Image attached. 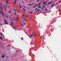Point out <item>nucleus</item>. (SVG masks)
<instances>
[{"label": "nucleus", "instance_id": "nucleus-1", "mask_svg": "<svg viewBox=\"0 0 61 61\" xmlns=\"http://www.w3.org/2000/svg\"><path fill=\"white\" fill-rule=\"evenodd\" d=\"M0 8L2 10L1 11V10H0V14H2V15H3V17H5V16H4L5 15V13H4L3 12V8L2 6H1Z\"/></svg>", "mask_w": 61, "mask_h": 61}, {"label": "nucleus", "instance_id": "nucleus-2", "mask_svg": "<svg viewBox=\"0 0 61 61\" xmlns=\"http://www.w3.org/2000/svg\"><path fill=\"white\" fill-rule=\"evenodd\" d=\"M25 15L24 14H23L21 16V18L23 20H25V22L26 21V20H25V17H24V16Z\"/></svg>", "mask_w": 61, "mask_h": 61}, {"label": "nucleus", "instance_id": "nucleus-3", "mask_svg": "<svg viewBox=\"0 0 61 61\" xmlns=\"http://www.w3.org/2000/svg\"><path fill=\"white\" fill-rule=\"evenodd\" d=\"M13 20L14 21H16V22H17V21H18V20H19V19H18V17H17L16 18V19H13Z\"/></svg>", "mask_w": 61, "mask_h": 61}, {"label": "nucleus", "instance_id": "nucleus-4", "mask_svg": "<svg viewBox=\"0 0 61 61\" xmlns=\"http://www.w3.org/2000/svg\"><path fill=\"white\" fill-rule=\"evenodd\" d=\"M4 22L5 24H6V25H7V24H8V22L6 20H4Z\"/></svg>", "mask_w": 61, "mask_h": 61}, {"label": "nucleus", "instance_id": "nucleus-5", "mask_svg": "<svg viewBox=\"0 0 61 61\" xmlns=\"http://www.w3.org/2000/svg\"><path fill=\"white\" fill-rule=\"evenodd\" d=\"M20 24L22 25V26H24V25H27V24L25 23H23V24L22 23H20Z\"/></svg>", "mask_w": 61, "mask_h": 61}, {"label": "nucleus", "instance_id": "nucleus-6", "mask_svg": "<svg viewBox=\"0 0 61 61\" xmlns=\"http://www.w3.org/2000/svg\"><path fill=\"white\" fill-rule=\"evenodd\" d=\"M47 1H45V2H43V4L44 5H46V4H46V3H47Z\"/></svg>", "mask_w": 61, "mask_h": 61}, {"label": "nucleus", "instance_id": "nucleus-7", "mask_svg": "<svg viewBox=\"0 0 61 61\" xmlns=\"http://www.w3.org/2000/svg\"><path fill=\"white\" fill-rule=\"evenodd\" d=\"M5 2L6 4H9V3L8 2V0H6Z\"/></svg>", "mask_w": 61, "mask_h": 61}, {"label": "nucleus", "instance_id": "nucleus-8", "mask_svg": "<svg viewBox=\"0 0 61 61\" xmlns=\"http://www.w3.org/2000/svg\"><path fill=\"white\" fill-rule=\"evenodd\" d=\"M33 35L32 34H31L30 35L31 36H30V37H33Z\"/></svg>", "mask_w": 61, "mask_h": 61}, {"label": "nucleus", "instance_id": "nucleus-9", "mask_svg": "<svg viewBox=\"0 0 61 61\" xmlns=\"http://www.w3.org/2000/svg\"><path fill=\"white\" fill-rule=\"evenodd\" d=\"M11 25H13L14 24V22H11Z\"/></svg>", "mask_w": 61, "mask_h": 61}, {"label": "nucleus", "instance_id": "nucleus-10", "mask_svg": "<svg viewBox=\"0 0 61 61\" xmlns=\"http://www.w3.org/2000/svg\"><path fill=\"white\" fill-rule=\"evenodd\" d=\"M0 40H3V38L1 37H0Z\"/></svg>", "mask_w": 61, "mask_h": 61}, {"label": "nucleus", "instance_id": "nucleus-11", "mask_svg": "<svg viewBox=\"0 0 61 61\" xmlns=\"http://www.w3.org/2000/svg\"><path fill=\"white\" fill-rule=\"evenodd\" d=\"M55 4H53L51 5V7H53V6H55Z\"/></svg>", "mask_w": 61, "mask_h": 61}, {"label": "nucleus", "instance_id": "nucleus-12", "mask_svg": "<svg viewBox=\"0 0 61 61\" xmlns=\"http://www.w3.org/2000/svg\"><path fill=\"white\" fill-rule=\"evenodd\" d=\"M41 5V3H39V4L38 5H37V6H39V5Z\"/></svg>", "mask_w": 61, "mask_h": 61}, {"label": "nucleus", "instance_id": "nucleus-13", "mask_svg": "<svg viewBox=\"0 0 61 61\" xmlns=\"http://www.w3.org/2000/svg\"><path fill=\"white\" fill-rule=\"evenodd\" d=\"M16 0H15V1H14V4H16L15 3H16Z\"/></svg>", "mask_w": 61, "mask_h": 61}, {"label": "nucleus", "instance_id": "nucleus-14", "mask_svg": "<svg viewBox=\"0 0 61 61\" xmlns=\"http://www.w3.org/2000/svg\"><path fill=\"white\" fill-rule=\"evenodd\" d=\"M0 34L1 36H2V35H3V33L2 32H1L0 33Z\"/></svg>", "mask_w": 61, "mask_h": 61}, {"label": "nucleus", "instance_id": "nucleus-15", "mask_svg": "<svg viewBox=\"0 0 61 61\" xmlns=\"http://www.w3.org/2000/svg\"><path fill=\"white\" fill-rule=\"evenodd\" d=\"M11 11L10 10L9 11V13H11Z\"/></svg>", "mask_w": 61, "mask_h": 61}, {"label": "nucleus", "instance_id": "nucleus-16", "mask_svg": "<svg viewBox=\"0 0 61 61\" xmlns=\"http://www.w3.org/2000/svg\"><path fill=\"white\" fill-rule=\"evenodd\" d=\"M28 5L29 6H30V5H32V4H28Z\"/></svg>", "mask_w": 61, "mask_h": 61}, {"label": "nucleus", "instance_id": "nucleus-17", "mask_svg": "<svg viewBox=\"0 0 61 61\" xmlns=\"http://www.w3.org/2000/svg\"><path fill=\"white\" fill-rule=\"evenodd\" d=\"M45 9L46 11H47V9H46V8H45Z\"/></svg>", "mask_w": 61, "mask_h": 61}, {"label": "nucleus", "instance_id": "nucleus-18", "mask_svg": "<svg viewBox=\"0 0 61 61\" xmlns=\"http://www.w3.org/2000/svg\"><path fill=\"white\" fill-rule=\"evenodd\" d=\"M4 56H5L3 55L2 56V58H3V57H4Z\"/></svg>", "mask_w": 61, "mask_h": 61}, {"label": "nucleus", "instance_id": "nucleus-19", "mask_svg": "<svg viewBox=\"0 0 61 61\" xmlns=\"http://www.w3.org/2000/svg\"><path fill=\"white\" fill-rule=\"evenodd\" d=\"M30 14H33V13L31 11L30 12Z\"/></svg>", "mask_w": 61, "mask_h": 61}, {"label": "nucleus", "instance_id": "nucleus-20", "mask_svg": "<svg viewBox=\"0 0 61 61\" xmlns=\"http://www.w3.org/2000/svg\"><path fill=\"white\" fill-rule=\"evenodd\" d=\"M23 10L25 11H26V10H25V8H23Z\"/></svg>", "mask_w": 61, "mask_h": 61}, {"label": "nucleus", "instance_id": "nucleus-21", "mask_svg": "<svg viewBox=\"0 0 61 61\" xmlns=\"http://www.w3.org/2000/svg\"><path fill=\"white\" fill-rule=\"evenodd\" d=\"M40 11V12L41 11H40V10H37V11Z\"/></svg>", "mask_w": 61, "mask_h": 61}, {"label": "nucleus", "instance_id": "nucleus-22", "mask_svg": "<svg viewBox=\"0 0 61 61\" xmlns=\"http://www.w3.org/2000/svg\"><path fill=\"white\" fill-rule=\"evenodd\" d=\"M39 8H41V6H39Z\"/></svg>", "mask_w": 61, "mask_h": 61}, {"label": "nucleus", "instance_id": "nucleus-23", "mask_svg": "<svg viewBox=\"0 0 61 61\" xmlns=\"http://www.w3.org/2000/svg\"><path fill=\"white\" fill-rule=\"evenodd\" d=\"M6 17L7 18H8V17H7V16L6 15Z\"/></svg>", "mask_w": 61, "mask_h": 61}, {"label": "nucleus", "instance_id": "nucleus-24", "mask_svg": "<svg viewBox=\"0 0 61 61\" xmlns=\"http://www.w3.org/2000/svg\"><path fill=\"white\" fill-rule=\"evenodd\" d=\"M50 4V2H49L48 3V4H47V5H48V4Z\"/></svg>", "mask_w": 61, "mask_h": 61}, {"label": "nucleus", "instance_id": "nucleus-25", "mask_svg": "<svg viewBox=\"0 0 61 61\" xmlns=\"http://www.w3.org/2000/svg\"><path fill=\"white\" fill-rule=\"evenodd\" d=\"M20 8H22V6H20Z\"/></svg>", "mask_w": 61, "mask_h": 61}, {"label": "nucleus", "instance_id": "nucleus-26", "mask_svg": "<svg viewBox=\"0 0 61 61\" xmlns=\"http://www.w3.org/2000/svg\"><path fill=\"white\" fill-rule=\"evenodd\" d=\"M23 39H24V38H21V40H23Z\"/></svg>", "mask_w": 61, "mask_h": 61}, {"label": "nucleus", "instance_id": "nucleus-27", "mask_svg": "<svg viewBox=\"0 0 61 61\" xmlns=\"http://www.w3.org/2000/svg\"><path fill=\"white\" fill-rule=\"evenodd\" d=\"M36 36V34H34V36Z\"/></svg>", "mask_w": 61, "mask_h": 61}, {"label": "nucleus", "instance_id": "nucleus-28", "mask_svg": "<svg viewBox=\"0 0 61 61\" xmlns=\"http://www.w3.org/2000/svg\"><path fill=\"white\" fill-rule=\"evenodd\" d=\"M22 3H23V4H24V1H23L22 0Z\"/></svg>", "mask_w": 61, "mask_h": 61}, {"label": "nucleus", "instance_id": "nucleus-29", "mask_svg": "<svg viewBox=\"0 0 61 61\" xmlns=\"http://www.w3.org/2000/svg\"><path fill=\"white\" fill-rule=\"evenodd\" d=\"M21 22H25V21L21 20Z\"/></svg>", "mask_w": 61, "mask_h": 61}, {"label": "nucleus", "instance_id": "nucleus-30", "mask_svg": "<svg viewBox=\"0 0 61 61\" xmlns=\"http://www.w3.org/2000/svg\"><path fill=\"white\" fill-rule=\"evenodd\" d=\"M4 9H5V6H4Z\"/></svg>", "mask_w": 61, "mask_h": 61}, {"label": "nucleus", "instance_id": "nucleus-31", "mask_svg": "<svg viewBox=\"0 0 61 61\" xmlns=\"http://www.w3.org/2000/svg\"><path fill=\"white\" fill-rule=\"evenodd\" d=\"M10 10H11V11H13V10H12V9H11Z\"/></svg>", "mask_w": 61, "mask_h": 61}, {"label": "nucleus", "instance_id": "nucleus-32", "mask_svg": "<svg viewBox=\"0 0 61 61\" xmlns=\"http://www.w3.org/2000/svg\"><path fill=\"white\" fill-rule=\"evenodd\" d=\"M39 0H37V2H38V1H39Z\"/></svg>", "mask_w": 61, "mask_h": 61}, {"label": "nucleus", "instance_id": "nucleus-33", "mask_svg": "<svg viewBox=\"0 0 61 61\" xmlns=\"http://www.w3.org/2000/svg\"><path fill=\"white\" fill-rule=\"evenodd\" d=\"M5 6H6V7H7V5H5Z\"/></svg>", "mask_w": 61, "mask_h": 61}, {"label": "nucleus", "instance_id": "nucleus-34", "mask_svg": "<svg viewBox=\"0 0 61 61\" xmlns=\"http://www.w3.org/2000/svg\"><path fill=\"white\" fill-rule=\"evenodd\" d=\"M9 46V45H7V47H8V46Z\"/></svg>", "mask_w": 61, "mask_h": 61}, {"label": "nucleus", "instance_id": "nucleus-35", "mask_svg": "<svg viewBox=\"0 0 61 61\" xmlns=\"http://www.w3.org/2000/svg\"><path fill=\"white\" fill-rule=\"evenodd\" d=\"M42 39V36H41V39Z\"/></svg>", "mask_w": 61, "mask_h": 61}, {"label": "nucleus", "instance_id": "nucleus-36", "mask_svg": "<svg viewBox=\"0 0 61 61\" xmlns=\"http://www.w3.org/2000/svg\"><path fill=\"white\" fill-rule=\"evenodd\" d=\"M14 11H16V10L15 9H14Z\"/></svg>", "mask_w": 61, "mask_h": 61}, {"label": "nucleus", "instance_id": "nucleus-37", "mask_svg": "<svg viewBox=\"0 0 61 61\" xmlns=\"http://www.w3.org/2000/svg\"><path fill=\"white\" fill-rule=\"evenodd\" d=\"M58 4V3H56V5H57V4Z\"/></svg>", "mask_w": 61, "mask_h": 61}, {"label": "nucleus", "instance_id": "nucleus-38", "mask_svg": "<svg viewBox=\"0 0 61 61\" xmlns=\"http://www.w3.org/2000/svg\"><path fill=\"white\" fill-rule=\"evenodd\" d=\"M43 7H45V6H44V5H43Z\"/></svg>", "mask_w": 61, "mask_h": 61}, {"label": "nucleus", "instance_id": "nucleus-39", "mask_svg": "<svg viewBox=\"0 0 61 61\" xmlns=\"http://www.w3.org/2000/svg\"><path fill=\"white\" fill-rule=\"evenodd\" d=\"M0 44H1V46H2V43L1 42H0Z\"/></svg>", "mask_w": 61, "mask_h": 61}, {"label": "nucleus", "instance_id": "nucleus-40", "mask_svg": "<svg viewBox=\"0 0 61 61\" xmlns=\"http://www.w3.org/2000/svg\"><path fill=\"white\" fill-rule=\"evenodd\" d=\"M60 2H61V1H58V2H59V3H60Z\"/></svg>", "mask_w": 61, "mask_h": 61}, {"label": "nucleus", "instance_id": "nucleus-41", "mask_svg": "<svg viewBox=\"0 0 61 61\" xmlns=\"http://www.w3.org/2000/svg\"><path fill=\"white\" fill-rule=\"evenodd\" d=\"M29 14H30V12H29Z\"/></svg>", "mask_w": 61, "mask_h": 61}, {"label": "nucleus", "instance_id": "nucleus-42", "mask_svg": "<svg viewBox=\"0 0 61 61\" xmlns=\"http://www.w3.org/2000/svg\"><path fill=\"white\" fill-rule=\"evenodd\" d=\"M37 8H36V9H35V10H37Z\"/></svg>", "mask_w": 61, "mask_h": 61}, {"label": "nucleus", "instance_id": "nucleus-43", "mask_svg": "<svg viewBox=\"0 0 61 61\" xmlns=\"http://www.w3.org/2000/svg\"><path fill=\"white\" fill-rule=\"evenodd\" d=\"M17 12H18V13H19V11L17 10Z\"/></svg>", "mask_w": 61, "mask_h": 61}, {"label": "nucleus", "instance_id": "nucleus-44", "mask_svg": "<svg viewBox=\"0 0 61 61\" xmlns=\"http://www.w3.org/2000/svg\"><path fill=\"white\" fill-rule=\"evenodd\" d=\"M0 25H2V24L1 23H0Z\"/></svg>", "mask_w": 61, "mask_h": 61}, {"label": "nucleus", "instance_id": "nucleus-45", "mask_svg": "<svg viewBox=\"0 0 61 61\" xmlns=\"http://www.w3.org/2000/svg\"><path fill=\"white\" fill-rule=\"evenodd\" d=\"M13 16V15H12V14L11 15V16Z\"/></svg>", "mask_w": 61, "mask_h": 61}, {"label": "nucleus", "instance_id": "nucleus-46", "mask_svg": "<svg viewBox=\"0 0 61 61\" xmlns=\"http://www.w3.org/2000/svg\"><path fill=\"white\" fill-rule=\"evenodd\" d=\"M52 1H51L50 2V3H52Z\"/></svg>", "mask_w": 61, "mask_h": 61}, {"label": "nucleus", "instance_id": "nucleus-47", "mask_svg": "<svg viewBox=\"0 0 61 61\" xmlns=\"http://www.w3.org/2000/svg\"><path fill=\"white\" fill-rule=\"evenodd\" d=\"M19 6H20V4H19Z\"/></svg>", "mask_w": 61, "mask_h": 61}, {"label": "nucleus", "instance_id": "nucleus-48", "mask_svg": "<svg viewBox=\"0 0 61 61\" xmlns=\"http://www.w3.org/2000/svg\"><path fill=\"white\" fill-rule=\"evenodd\" d=\"M34 3H32V5H34Z\"/></svg>", "mask_w": 61, "mask_h": 61}, {"label": "nucleus", "instance_id": "nucleus-49", "mask_svg": "<svg viewBox=\"0 0 61 61\" xmlns=\"http://www.w3.org/2000/svg\"><path fill=\"white\" fill-rule=\"evenodd\" d=\"M35 7H36L35 6H34V8H35Z\"/></svg>", "mask_w": 61, "mask_h": 61}, {"label": "nucleus", "instance_id": "nucleus-50", "mask_svg": "<svg viewBox=\"0 0 61 61\" xmlns=\"http://www.w3.org/2000/svg\"><path fill=\"white\" fill-rule=\"evenodd\" d=\"M15 15H16V14H15Z\"/></svg>", "mask_w": 61, "mask_h": 61}, {"label": "nucleus", "instance_id": "nucleus-51", "mask_svg": "<svg viewBox=\"0 0 61 61\" xmlns=\"http://www.w3.org/2000/svg\"><path fill=\"white\" fill-rule=\"evenodd\" d=\"M24 8H25V6H24Z\"/></svg>", "mask_w": 61, "mask_h": 61}, {"label": "nucleus", "instance_id": "nucleus-52", "mask_svg": "<svg viewBox=\"0 0 61 61\" xmlns=\"http://www.w3.org/2000/svg\"><path fill=\"white\" fill-rule=\"evenodd\" d=\"M16 10L17 11H18V10H17V9H16Z\"/></svg>", "mask_w": 61, "mask_h": 61}, {"label": "nucleus", "instance_id": "nucleus-53", "mask_svg": "<svg viewBox=\"0 0 61 61\" xmlns=\"http://www.w3.org/2000/svg\"><path fill=\"white\" fill-rule=\"evenodd\" d=\"M14 28H15V29H16V28H15V27Z\"/></svg>", "mask_w": 61, "mask_h": 61}, {"label": "nucleus", "instance_id": "nucleus-54", "mask_svg": "<svg viewBox=\"0 0 61 61\" xmlns=\"http://www.w3.org/2000/svg\"><path fill=\"white\" fill-rule=\"evenodd\" d=\"M14 13H15V14L16 13H15V12H14Z\"/></svg>", "mask_w": 61, "mask_h": 61}, {"label": "nucleus", "instance_id": "nucleus-55", "mask_svg": "<svg viewBox=\"0 0 61 61\" xmlns=\"http://www.w3.org/2000/svg\"><path fill=\"white\" fill-rule=\"evenodd\" d=\"M13 28H14V26H13Z\"/></svg>", "mask_w": 61, "mask_h": 61}, {"label": "nucleus", "instance_id": "nucleus-56", "mask_svg": "<svg viewBox=\"0 0 61 61\" xmlns=\"http://www.w3.org/2000/svg\"><path fill=\"white\" fill-rule=\"evenodd\" d=\"M39 11H38V13H39Z\"/></svg>", "mask_w": 61, "mask_h": 61}, {"label": "nucleus", "instance_id": "nucleus-57", "mask_svg": "<svg viewBox=\"0 0 61 61\" xmlns=\"http://www.w3.org/2000/svg\"><path fill=\"white\" fill-rule=\"evenodd\" d=\"M41 3H42V1H41Z\"/></svg>", "mask_w": 61, "mask_h": 61}, {"label": "nucleus", "instance_id": "nucleus-58", "mask_svg": "<svg viewBox=\"0 0 61 61\" xmlns=\"http://www.w3.org/2000/svg\"><path fill=\"white\" fill-rule=\"evenodd\" d=\"M51 4H50V5H51Z\"/></svg>", "mask_w": 61, "mask_h": 61}, {"label": "nucleus", "instance_id": "nucleus-59", "mask_svg": "<svg viewBox=\"0 0 61 61\" xmlns=\"http://www.w3.org/2000/svg\"><path fill=\"white\" fill-rule=\"evenodd\" d=\"M18 6V7H19V6Z\"/></svg>", "mask_w": 61, "mask_h": 61}, {"label": "nucleus", "instance_id": "nucleus-60", "mask_svg": "<svg viewBox=\"0 0 61 61\" xmlns=\"http://www.w3.org/2000/svg\"><path fill=\"white\" fill-rule=\"evenodd\" d=\"M8 7L9 8V6H8Z\"/></svg>", "mask_w": 61, "mask_h": 61}, {"label": "nucleus", "instance_id": "nucleus-61", "mask_svg": "<svg viewBox=\"0 0 61 61\" xmlns=\"http://www.w3.org/2000/svg\"><path fill=\"white\" fill-rule=\"evenodd\" d=\"M42 1H44V0H43Z\"/></svg>", "mask_w": 61, "mask_h": 61}, {"label": "nucleus", "instance_id": "nucleus-62", "mask_svg": "<svg viewBox=\"0 0 61 61\" xmlns=\"http://www.w3.org/2000/svg\"><path fill=\"white\" fill-rule=\"evenodd\" d=\"M29 9H30V8H29Z\"/></svg>", "mask_w": 61, "mask_h": 61}, {"label": "nucleus", "instance_id": "nucleus-63", "mask_svg": "<svg viewBox=\"0 0 61 61\" xmlns=\"http://www.w3.org/2000/svg\"><path fill=\"white\" fill-rule=\"evenodd\" d=\"M36 12H37V11H36Z\"/></svg>", "mask_w": 61, "mask_h": 61}, {"label": "nucleus", "instance_id": "nucleus-64", "mask_svg": "<svg viewBox=\"0 0 61 61\" xmlns=\"http://www.w3.org/2000/svg\"><path fill=\"white\" fill-rule=\"evenodd\" d=\"M36 4H35V5H36Z\"/></svg>", "mask_w": 61, "mask_h": 61}]
</instances>
